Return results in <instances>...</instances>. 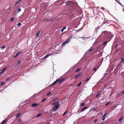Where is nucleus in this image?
I'll return each mask as SVG.
<instances>
[{"mask_svg": "<svg viewBox=\"0 0 124 124\" xmlns=\"http://www.w3.org/2000/svg\"><path fill=\"white\" fill-rule=\"evenodd\" d=\"M58 17H60V16H58Z\"/></svg>", "mask_w": 124, "mask_h": 124, "instance_id": "nucleus-53", "label": "nucleus"}, {"mask_svg": "<svg viewBox=\"0 0 124 124\" xmlns=\"http://www.w3.org/2000/svg\"><path fill=\"white\" fill-rule=\"evenodd\" d=\"M14 19V18H12L10 19V21H12Z\"/></svg>", "mask_w": 124, "mask_h": 124, "instance_id": "nucleus-45", "label": "nucleus"}, {"mask_svg": "<svg viewBox=\"0 0 124 124\" xmlns=\"http://www.w3.org/2000/svg\"><path fill=\"white\" fill-rule=\"evenodd\" d=\"M99 28V26H98L97 27L95 28V32L96 33H97V31L98 30Z\"/></svg>", "mask_w": 124, "mask_h": 124, "instance_id": "nucleus-14", "label": "nucleus"}, {"mask_svg": "<svg viewBox=\"0 0 124 124\" xmlns=\"http://www.w3.org/2000/svg\"><path fill=\"white\" fill-rule=\"evenodd\" d=\"M7 120H4L2 122V123H1V124H4L6 122H7Z\"/></svg>", "mask_w": 124, "mask_h": 124, "instance_id": "nucleus-22", "label": "nucleus"}, {"mask_svg": "<svg viewBox=\"0 0 124 124\" xmlns=\"http://www.w3.org/2000/svg\"><path fill=\"white\" fill-rule=\"evenodd\" d=\"M58 98H56L54 99L53 100V101H55L56 100H57V99Z\"/></svg>", "mask_w": 124, "mask_h": 124, "instance_id": "nucleus-47", "label": "nucleus"}, {"mask_svg": "<svg viewBox=\"0 0 124 124\" xmlns=\"http://www.w3.org/2000/svg\"><path fill=\"white\" fill-rule=\"evenodd\" d=\"M6 69V68H4L1 71L0 73V74H2L3 73L4 71Z\"/></svg>", "mask_w": 124, "mask_h": 124, "instance_id": "nucleus-15", "label": "nucleus"}, {"mask_svg": "<svg viewBox=\"0 0 124 124\" xmlns=\"http://www.w3.org/2000/svg\"><path fill=\"white\" fill-rule=\"evenodd\" d=\"M94 49V48L93 46H92L86 52V53L87 54H89Z\"/></svg>", "mask_w": 124, "mask_h": 124, "instance_id": "nucleus-4", "label": "nucleus"}, {"mask_svg": "<svg viewBox=\"0 0 124 124\" xmlns=\"http://www.w3.org/2000/svg\"><path fill=\"white\" fill-rule=\"evenodd\" d=\"M16 4H15V5H14V8L15 6H16Z\"/></svg>", "mask_w": 124, "mask_h": 124, "instance_id": "nucleus-52", "label": "nucleus"}, {"mask_svg": "<svg viewBox=\"0 0 124 124\" xmlns=\"http://www.w3.org/2000/svg\"><path fill=\"white\" fill-rule=\"evenodd\" d=\"M110 33L104 31L102 33L99 37L101 38H102V39H103L104 38L106 39H107L108 38H110Z\"/></svg>", "mask_w": 124, "mask_h": 124, "instance_id": "nucleus-1", "label": "nucleus"}, {"mask_svg": "<svg viewBox=\"0 0 124 124\" xmlns=\"http://www.w3.org/2000/svg\"><path fill=\"white\" fill-rule=\"evenodd\" d=\"M18 12H20V11H21V8H18Z\"/></svg>", "mask_w": 124, "mask_h": 124, "instance_id": "nucleus-42", "label": "nucleus"}, {"mask_svg": "<svg viewBox=\"0 0 124 124\" xmlns=\"http://www.w3.org/2000/svg\"><path fill=\"white\" fill-rule=\"evenodd\" d=\"M116 1L120 5H121V6H123V5L121 4V3L120 2H119V1H117V0H116Z\"/></svg>", "mask_w": 124, "mask_h": 124, "instance_id": "nucleus-24", "label": "nucleus"}, {"mask_svg": "<svg viewBox=\"0 0 124 124\" xmlns=\"http://www.w3.org/2000/svg\"><path fill=\"white\" fill-rule=\"evenodd\" d=\"M118 46V44H117L115 46V48H116Z\"/></svg>", "mask_w": 124, "mask_h": 124, "instance_id": "nucleus-46", "label": "nucleus"}, {"mask_svg": "<svg viewBox=\"0 0 124 124\" xmlns=\"http://www.w3.org/2000/svg\"><path fill=\"white\" fill-rule=\"evenodd\" d=\"M21 53V51H19L17 53H16V55H15L14 56V57H16L18 55Z\"/></svg>", "mask_w": 124, "mask_h": 124, "instance_id": "nucleus-12", "label": "nucleus"}, {"mask_svg": "<svg viewBox=\"0 0 124 124\" xmlns=\"http://www.w3.org/2000/svg\"><path fill=\"white\" fill-rule=\"evenodd\" d=\"M97 70V69L96 68H94L93 69V70L96 71Z\"/></svg>", "mask_w": 124, "mask_h": 124, "instance_id": "nucleus-36", "label": "nucleus"}, {"mask_svg": "<svg viewBox=\"0 0 124 124\" xmlns=\"http://www.w3.org/2000/svg\"><path fill=\"white\" fill-rule=\"evenodd\" d=\"M90 78L89 79L88 78H87V79L85 81V82H88V81H89V79H90V78Z\"/></svg>", "mask_w": 124, "mask_h": 124, "instance_id": "nucleus-28", "label": "nucleus"}, {"mask_svg": "<svg viewBox=\"0 0 124 124\" xmlns=\"http://www.w3.org/2000/svg\"><path fill=\"white\" fill-rule=\"evenodd\" d=\"M65 80V78H63L61 79V80L60 79V81L59 82V84H61L62 83L63 81H64Z\"/></svg>", "mask_w": 124, "mask_h": 124, "instance_id": "nucleus-6", "label": "nucleus"}, {"mask_svg": "<svg viewBox=\"0 0 124 124\" xmlns=\"http://www.w3.org/2000/svg\"><path fill=\"white\" fill-rule=\"evenodd\" d=\"M88 108L87 107L85 106L81 110V112H82Z\"/></svg>", "mask_w": 124, "mask_h": 124, "instance_id": "nucleus-9", "label": "nucleus"}, {"mask_svg": "<svg viewBox=\"0 0 124 124\" xmlns=\"http://www.w3.org/2000/svg\"><path fill=\"white\" fill-rule=\"evenodd\" d=\"M100 95V94H99V93H98V94H97L96 96V97H98Z\"/></svg>", "mask_w": 124, "mask_h": 124, "instance_id": "nucleus-32", "label": "nucleus"}, {"mask_svg": "<svg viewBox=\"0 0 124 124\" xmlns=\"http://www.w3.org/2000/svg\"><path fill=\"white\" fill-rule=\"evenodd\" d=\"M123 11L124 12V9H123Z\"/></svg>", "mask_w": 124, "mask_h": 124, "instance_id": "nucleus-56", "label": "nucleus"}, {"mask_svg": "<svg viewBox=\"0 0 124 124\" xmlns=\"http://www.w3.org/2000/svg\"><path fill=\"white\" fill-rule=\"evenodd\" d=\"M110 103V102H107L106 104V106H107Z\"/></svg>", "mask_w": 124, "mask_h": 124, "instance_id": "nucleus-39", "label": "nucleus"}, {"mask_svg": "<svg viewBox=\"0 0 124 124\" xmlns=\"http://www.w3.org/2000/svg\"><path fill=\"white\" fill-rule=\"evenodd\" d=\"M54 85L53 84V83L52 84H50V85H49V86L50 87H52V86H53Z\"/></svg>", "mask_w": 124, "mask_h": 124, "instance_id": "nucleus-37", "label": "nucleus"}, {"mask_svg": "<svg viewBox=\"0 0 124 124\" xmlns=\"http://www.w3.org/2000/svg\"><path fill=\"white\" fill-rule=\"evenodd\" d=\"M69 6L72 8L74 7V3L70 1H68L66 3Z\"/></svg>", "mask_w": 124, "mask_h": 124, "instance_id": "nucleus-2", "label": "nucleus"}, {"mask_svg": "<svg viewBox=\"0 0 124 124\" xmlns=\"http://www.w3.org/2000/svg\"><path fill=\"white\" fill-rule=\"evenodd\" d=\"M4 84V82H2L1 83L0 85H1L2 86Z\"/></svg>", "mask_w": 124, "mask_h": 124, "instance_id": "nucleus-35", "label": "nucleus"}, {"mask_svg": "<svg viewBox=\"0 0 124 124\" xmlns=\"http://www.w3.org/2000/svg\"><path fill=\"white\" fill-rule=\"evenodd\" d=\"M41 113H39L37 114L36 116V117H38L41 116Z\"/></svg>", "mask_w": 124, "mask_h": 124, "instance_id": "nucleus-17", "label": "nucleus"}, {"mask_svg": "<svg viewBox=\"0 0 124 124\" xmlns=\"http://www.w3.org/2000/svg\"><path fill=\"white\" fill-rule=\"evenodd\" d=\"M46 99L45 98H44L43 99L42 101H41V102H44L46 100Z\"/></svg>", "mask_w": 124, "mask_h": 124, "instance_id": "nucleus-33", "label": "nucleus"}, {"mask_svg": "<svg viewBox=\"0 0 124 124\" xmlns=\"http://www.w3.org/2000/svg\"><path fill=\"white\" fill-rule=\"evenodd\" d=\"M40 31H38L37 32V33L36 34V37H37L39 35V34L40 33Z\"/></svg>", "mask_w": 124, "mask_h": 124, "instance_id": "nucleus-16", "label": "nucleus"}, {"mask_svg": "<svg viewBox=\"0 0 124 124\" xmlns=\"http://www.w3.org/2000/svg\"><path fill=\"white\" fill-rule=\"evenodd\" d=\"M85 105V104L84 103H80V106H84Z\"/></svg>", "mask_w": 124, "mask_h": 124, "instance_id": "nucleus-26", "label": "nucleus"}, {"mask_svg": "<svg viewBox=\"0 0 124 124\" xmlns=\"http://www.w3.org/2000/svg\"><path fill=\"white\" fill-rule=\"evenodd\" d=\"M51 54H48L47 55H45L43 58L42 59H45L47 58L49 56L51 55Z\"/></svg>", "mask_w": 124, "mask_h": 124, "instance_id": "nucleus-10", "label": "nucleus"}, {"mask_svg": "<svg viewBox=\"0 0 124 124\" xmlns=\"http://www.w3.org/2000/svg\"><path fill=\"white\" fill-rule=\"evenodd\" d=\"M82 82H80L78 84L77 86H79L80 85L82 84Z\"/></svg>", "mask_w": 124, "mask_h": 124, "instance_id": "nucleus-29", "label": "nucleus"}, {"mask_svg": "<svg viewBox=\"0 0 124 124\" xmlns=\"http://www.w3.org/2000/svg\"><path fill=\"white\" fill-rule=\"evenodd\" d=\"M121 61L122 62H124V58L123 57L122 58Z\"/></svg>", "mask_w": 124, "mask_h": 124, "instance_id": "nucleus-30", "label": "nucleus"}, {"mask_svg": "<svg viewBox=\"0 0 124 124\" xmlns=\"http://www.w3.org/2000/svg\"><path fill=\"white\" fill-rule=\"evenodd\" d=\"M67 111H65L63 113V114H62V116H64L67 113Z\"/></svg>", "mask_w": 124, "mask_h": 124, "instance_id": "nucleus-25", "label": "nucleus"}, {"mask_svg": "<svg viewBox=\"0 0 124 124\" xmlns=\"http://www.w3.org/2000/svg\"><path fill=\"white\" fill-rule=\"evenodd\" d=\"M97 121V119H96L95 120H94V123H96Z\"/></svg>", "mask_w": 124, "mask_h": 124, "instance_id": "nucleus-41", "label": "nucleus"}, {"mask_svg": "<svg viewBox=\"0 0 124 124\" xmlns=\"http://www.w3.org/2000/svg\"><path fill=\"white\" fill-rule=\"evenodd\" d=\"M107 42H108L107 41H105V42L104 43H103V45H104V46H105L106 45L107 43Z\"/></svg>", "mask_w": 124, "mask_h": 124, "instance_id": "nucleus-18", "label": "nucleus"}, {"mask_svg": "<svg viewBox=\"0 0 124 124\" xmlns=\"http://www.w3.org/2000/svg\"><path fill=\"white\" fill-rule=\"evenodd\" d=\"M38 105V104L37 103H34L32 104L31 106L32 107H35L37 106Z\"/></svg>", "mask_w": 124, "mask_h": 124, "instance_id": "nucleus-11", "label": "nucleus"}, {"mask_svg": "<svg viewBox=\"0 0 124 124\" xmlns=\"http://www.w3.org/2000/svg\"><path fill=\"white\" fill-rule=\"evenodd\" d=\"M101 8L102 9H103V10H104V8L103 7H101Z\"/></svg>", "mask_w": 124, "mask_h": 124, "instance_id": "nucleus-50", "label": "nucleus"}, {"mask_svg": "<svg viewBox=\"0 0 124 124\" xmlns=\"http://www.w3.org/2000/svg\"><path fill=\"white\" fill-rule=\"evenodd\" d=\"M10 79V78H6L5 79L6 81H7L8 80V79Z\"/></svg>", "mask_w": 124, "mask_h": 124, "instance_id": "nucleus-48", "label": "nucleus"}, {"mask_svg": "<svg viewBox=\"0 0 124 124\" xmlns=\"http://www.w3.org/2000/svg\"><path fill=\"white\" fill-rule=\"evenodd\" d=\"M20 62H20V61H18V63H20Z\"/></svg>", "mask_w": 124, "mask_h": 124, "instance_id": "nucleus-51", "label": "nucleus"}, {"mask_svg": "<svg viewBox=\"0 0 124 124\" xmlns=\"http://www.w3.org/2000/svg\"><path fill=\"white\" fill-rule=\"evenodd\" d=\"M21 114L20 113H18L16 115V116L17 118L19 117L20 116Z\"/></svg>", "mask_w": 124, "mask_h": 124, "instance_id": "nucleus-19", "label": "nucleus"}, {"mask_svg": "<svg viewBox=\"0 0 124 124\" xmlns=\"http://www.w3.org/2000/svg\"><path fill=\"white\" fill-rule=\"evenodd\" d=\"M81 76V73H79L75 77L76 78H77Z\"/></svg>", "mask_w": 124, "mask_h": 124, "instance_id": "nucleus-13", "label": "nucleus"}, {"mask_svg": "<svg viewBox=\"0 0 124 124\" xmlns=\"http://www.w3.org/2000/svg\"><path fill=\"white\" fill-rule=\"evenodd\" d=\"M6 47V46H4L2 47H1V48H2L3 49H4Z\"/></svg>", "mask_w": 124, "mask_h": 124, "instance_id": "nucleus-43", "label": "nucleus"}, {"mask_svg": "<svg viewBox=\"0 0 124 124\" xmlns=\"http://www.w3.org/2000/svg\"><path fill=\"white\" fill-rule=\"evenodd\" d=\"M81 70V68H79V69H77L76 72H78V71H80Z\"/></svg>", "mask_w": 124, "mask_h": 124, "instance_id": "nucleus-23", "label": "nucleus"}, {"mask_svg": "<svg viewBox=\"0 0 124 124\" xmlns=\"http://www.w3.org/2000/svg\"><path fill=\"white\" fill-rule=\"evenodd\" d=\"M60 80V79H58L56 80L55 81H54L53 83V84L54 85L56 84L58 82H59Z\"/></svg>", "mask_w": 124, "mask_h": 124, "instance_id": "nucleus-8", "label": "nucleus"}, {"mask_svg": "<svg viewBox=\"0 0 124 124\" xmlns=\"http://www.w3.org/2000/svg\"><path fill=\"white\" fill-rule=\"evenodd\" d=\"M107 113H105L103 116L102 118V120L103 121H104L105 119V117L107 115Z\"/></svg>", "mask_w": 124, "mask_h": 124, "instance_id": "nucleus-5", "label": "nucleus"}, {"mask_svg": "<svg viewBox=\"0 0 124 124\" xmlns=\"http://www.w3.org/2000/svg\"><path fill=\"white\" fill-rule=\"evenodd\" d=\"M55 104H56V102H54V103H53L52 104V105H54Z\"/></svg>", "mask_w": 124, "mask_h": 124, "instance_id": "nucleus-49", "label": "nucleus"}, {"mask_svg": "<svg viewBox=\"0 0 124 124\" xmlns=\"http://www.w3.org/2000/svg\"><path fill=\"white\" fill-rule=\"evenodd\" d=\"M8 10H10L11 9V8L9 6L8 8Z\"/></svg>", "mask_w": 124, "mask_h": 124, "instance_id": "nucleus-40", "label": "nucleus"}, {"mask_svg": "<svg viewBox=\"0 0 124 124\" xmlns=\"http://www.w3.org/2000/svg\"><path fill=\"white\" fill-rule=\"evenodd\" d=\"M22 0H19L18 1H17L16 3V5H17Z\"/></svg>", "mask_w": 124, "mask_h": 124, "instance_id": "nucleus-20", "label": "nucleus"}, {"mask_svg": "<svg viewBox=\"0 0 124 124\" xmlns=\"http://www.w3.org/2000/svg\"><path fill=\"white\" fill-rule=\"evenodd\" d=\"M124 93V91H123L122 92V94H119V95H121L122 94H123Z\"/></svg>", "mask_w": 124, "mask_h": 124, "instance_id": "nucleus-38", "label": "nucleus"}, {"mask_svg": "<svg viewBox=\"0 0 124 124\" xmlns=\"http://www.w3.org/2000/svg\"><path fill=\"white\" fill-rule=\"evenodd\" d=\"M122 117H121L119 119L118 121L120 122L122 120Z\"/></svg>", "mask_w": 124, "mask_h": 124, "instance_id": "nucleus-27", "label": "nucleus"}, {"mask_svg": "<svg viewBox=\"0 0 124 124\" xmlns=\"http://www.w3.org/2000/svg\"><path fill=\"white\" fill-rule=\"evenodd\" d=\"M21 25V23H19L17 24V26H20Z\"/></svg>", "mask_w": 124, "mask_h": 124, "instance_id": "nucleus-34", "label": "nucleus"}, {"mask_svg": "<svg viewBox=\"0 0 124 124\" xmlns=\"http://www.w3.org/2000/svg\"><path fill=\"white\" fill-rule=\"evenodd\" d=\"M59 102H56V104L52 108L54 111L56 110L58 108V107L60 106Z\"/></svg>", "mask_w": 124, "mask_h": 124, "instance_id": "nucleus-3", "label": "nucleus"}, {"mask_svg": "<svg viewBox=\"0 0 124 124\" xmlns=\"http://www.w3.org/2000/svg\"><path fill=\"white\" fill-rule=\"evenodd\" d=\"M66 27H64L61 30V31L62 32L66 28Z\"/></svg>", "mask_w": 124, "mask_h": 124, "instance_id": "nucleus-21", "label": "nucleus"}, {"mask_svg": "<svg viewBox=\"0 0 124 124\" xmlns=\"http://www.w3.org/2000/svg\"><path fill=\"white\" fill-rule=\"evenodd\" d=\"M51 94V92H49L48 93H47L46 95L47 96H48L50 94Z\"/></svg>", "mask_w": 124, "mask_h": 124, "instance_id": "nucleus-31", "label": "nucleus"}, {"mask_svg": "<svg viewBox=\"0 0 124 124\" xmlns=\"http://www.w3.org/2000/svg\"><path fill=\"white\" fill-rule=\"evenodd\" d=\"M69 41V39H68L65 42H64L62 44L63 46H64V45L66 44H67V43H68Z\"/></svg>", "mask_w": 124, "mask_h": 124, "instance_id": "nucleus-7", "label": "nucleus"}, {"mask_svg": "<svg viewBox=\"0 0 124 124\" xmlns=\"http://www.w3.org/2000/svg\"><path fill=\"white\" fill-rule=\"evenodd\" d=\"M46 124H50L49 123H47Z\"/></svg>", "mask_w": 124, "mask_h": 124, "instance_id": "nucleus-55", "label": "nucleus"}, {"mask_svg": "<svg viewBox=\"0 0 124 124\" xmlns=\"http://www.w3.org/2000/svg\"><path fill=\"white\" fill-rule=\"evenodd\" d=\"M56 20L57 21H59V19H56Z\"/></svg>", "mask_w": 124, "mask_h": 124, "instance_id": "nucleus-54", "label": "nucleus"}, {"mask_svg": "<svg viewBox=\"0 0 124 124\" xmlns=\"http://www.w3.org/2000/svg\"><path fill=\"white\" fill-rule=\"evenodd\" d=\"M18 120L19 122H21L22 121V120L21 119L19 118Z\"/></svg>", "mask_w": 124, "mask_h": 124, "instance_id": "nucleus-44", "label": "nucleus"}, {"mask_svg": "<svg viewBox=\"0 0 124 124\" xmlns=\"http://www.w3.org/2000/svg\"><path fill=\"white\" fill-rule=\"evenodd\" d=\"M21 124H23V123H21Z\"/></svg>", "mask_w": 124, "mask_h": 124, "instance_id": "nucleus-57", "label": "nucleus"}]
</instances>
